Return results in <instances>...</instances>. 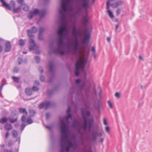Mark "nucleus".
<instances>
[{
    "label": "nucleus",
    "instance_id": "f03ea898",
    "mask_svg": "<svg viewBox=\"0 0 152 152\" xmlns=\"http://www.w3.org/2000/svg\"><path fill=\"white\" fill-rule=\"evenodd\" d=\"M66 127V125L64 122L61 121L60 128L61 133L60 142L61 149L60 152H64L65 151L68 152L69 148L73 146L72 142L68 140V136L67 134Z\"/></svg>",
    "mask_w": 152,
    "mask_h": 152
},
{
    "label": "nucleus",
    "instance_id": "4c0bfd02",
    "mask_svg": "<svg viewBox=\"0 0 152 152\" xmlns=\"http://www.w3.org/2000/svg\"><path fill=\"white\" fill-rule=\"evenodd\" d=\"M107 103L108 104L110 107V108H113V105L111 102L109 101H108Z\"/></svg>",
    "mask_w": 152,
    "mask_h": 152
},
{
    "label": "nucleus",
    "instance_id": "dca6fc26",
    "mask_svg": "<svg viewBox=\"0 0 152 152\" xmlns=\"http://www.w3.org/2000/svg\"><path fill=\"white\" fill-rule=\"evenodd\" d=\"M49 67L50 72H53L54 71V64L53 61L50 62L49 64Z\"/></svg>",
    "mask_w": 152,
    "mask_h": 152
},
{
    "label": "nucleus",
    "instance_id": "a18cd8bd",
    "mask_svg": "<svg viewBox=\"0 0 152 152\" xmlns=\"http://www.w3.org/2000/svg\"><path fill=\"white\" fill-rule=\"evenodd\" d=\"M71 111V109L70 107H68V109L67 111V114H70Z\"/></svg>",
    "mask_w": 152,
    "mask_h": 152
},
{
    "label": "nucleus",
    "instance_id": "f704fd0d",
    "mask_svg": "<svg viewBox=\"0 0 152 152\" xmlns=\"http://www.w3.org/2000/svg\"><path fill=\"white\" fill-rule=\"evenodd\" d=\"M26 126V125L24 124H23L21 125L20 127V129L22 131L24 129Z\"/></svg>",
    "mask_w": 152,
    "mask_h": 152
},
{
    "label": "nucleus",
    "instance_id": "c9c22d12",
    "mask_svg": "<svg viewBox=\"0 0 152 152\" xmlns=\"http://www.w3.org/2000/svg\"><path fill=\"white\" fill-rule=\"evenodd\" d=\"M18 61L19 64H20L22 63L23 60L21 58H19Z\"/></svg>",
    "mask_w": 152,
    "mask_h": 152
},
{
    "label": "nucleus",
    "instance_id": "13d9d810",
    "mask_svg": "<svg viewBox=\"0 0 152 152\" xmlns=\"http://www.w3.org/2000/svg\"><path fill=\"white\" fill-rule=\"evenodd\" d=\"M34 83L37 85H39V82L38 81H35L34 82Z\"/></svg>",
    "mask_w": 152,
    "mask_h": 152
},
{
    "label": "nucleus",
    "instance_id": "338daca9",
    "mask_svg": "<svg viewBox=\"0 0 152 152\" xmlns=\"http://www.w3.org/2000/svg\"><path fill=\"white\" fill-rule=\"evenodd\" d=\"M107 40L108 42H110V38L109 37H108L107 38Z\"/></svg>",
    "mask_w": 152,
    "mask_h": 152
},
{
    "label": "nucleus",
    "instance_id": "8fccbe9b",
    "mask_svg": "<svg viewBox=\"0 0 152 152\" xmlns=\"http://www.w3.org/2000/svg\"><path fill=\"white\" fill-rule=\"evenodd\" d=\"M50 116V114L49 113H47L46 115V118L47 119H48L49 118Z\"/></svg>",
    "mask_w": 152,
    "mask_h": 152
},
{
    "label": "nucleus",
    "instance_id": "6e6d98bb",
    "mask_svg": "<svg viewBox=\"0 0 152 152\" xmlns=\"http://www.w3.org/2000/svg\"><path fill=\"white\" fill-rule=\"evenodd\" d=\"M4 152H13L11 150H9L7 149H4Z\"/></svg>",
    "mask_w": 152,
    "mask_h": 152
},
{
    "label": "nucleus",
    "instance_id": "b1692460",
    "mask_svg": "<svg viewBox=\"0 0 152 152\" xmlns=\"http://www.w3.org/2000/svg\"><path fill=\"white\" fill-rule=\"evenodd\" d=\"M29 113L30 114V116L31 117L33 116L35 114V111L31 109H30L29 110Z\"/></svg>",
    "mask_w": 152,
    "mask_h": 152
},
{
    "label": "nucleus",
    "instance_id": "473e14b6",
    "mask_svg": "<svg viewBox=\"0 0 152 152\" xmlns=\"http://www.w3.org/2000/svg\"><path fill=\"white\" fill-rule=\"evenodd\" d=\"M121 10L120 8L117 9L116 11V14L117 15H119L121 13Z\"/></svg>",
    "mask_w": 152,
    "mask_h": 152
},
{
    "label": "nucleus",
    "instance_id": "4be33fe9",
    "mask_svg": "<svg viewBox=\"0 0 152 152\" xmlns=\"http://www.w3.org/2000/svg\"><path fill=\"white\" fill-rule=\"evenodd\" d=\"M9 122L11 123H14L17 121V118H8Z\"/></svg>",
    "mask_w": 152,
    "mask_h": 152
},
{
    "label": "nucleus",
    "instance_id": "bf43d9fd",
    "mask_svg": "<svg viewBox=\"0 0 152 152\" xmlns=\"http://www.w3.org/2000/svg\"><path fill=\"white\" fill-rule=\"evenodd\" d=\"M67 44H68V45H67V48H69V46L70 45V42L68 41V42H67Z\"/></svg>",
    "mask_w": 152,
    "mask_h": 152
},
{
    "label": "nucleus",
    "instance_id": "37998d69",
    "mask_svg": "<svg viewBox=\"0 0 152 152\" xmlns=\"http://www.w3.org/2000/svg\"><path fill=\"white\" fill-rule=\"evenodd\" d=\"M115 96L117 98H119L120 97V94L118 92H116L115 94Z\"/></svg>",
    "mask_w": 152,
    "mask_h": 152
},
{
    "label": "nucleus",
    "instance_id": "cd10ccee",
    "mask_svg": "<svg viewBox=\"0 0 152 152\" xmlns=\"http://www.w3.org/2000/svg\"><path fill=\"white\" fill-rule=\"evenodd\" d=\"M23 9L24 11H27L29 9V8L28 6L24 4L23 6Z\"/></svg>",
    "mask_w": 152,
    "mask_h": 152
},
{
    "label": "nucleus",
    "instance_id": "f257e3e1",
    "mask_svg": "<svg viewBox=\"0 0 152 152\" xmlns=\"http://www.w3.org/2000/svg\"><path fill=\"white\" fill-rule=\"evenodd\" d=\"M73 0H61V8L59 10L61 15V25L57 31V34L59 36L58 41L57 43L58 48L53 50V53H58L62 55L65 54L64 51V43L63 39L67 35L70 30V28L64 26V20L65 19L67 12L71 13L73 11V9L70 3Z\"/></svg>",
    "mask_w": 152,
    "mask_h": 152
},
{
    "label": "nucleus",
    "instance_id": "0eeeda50",
    "mask_svg": "<svg viewBox=\"0 0 152 152\" xmlns=\"http://www.w3.org/2000/svg\"><path fill=\"white\" fill-rule=\"evenodd\" d=\"M74 46V50L72 51L73 55H76L77 54L79 47V43L77 40H75V42H72Z\"/></svg>",
    "mask_w": 152,
    "mask_h": 152
},
{
    "label": "nucleus",
    "instance_id": "412c9836",
    "mask_svg": "<svg viewBox=\"0 0 152 152\" xmlns=\"http://www.w3.org/2000/svg\"><path fill=\"white\" fill-rule=\"evenodd\" d=\"M21 10L20 7H18L17 8H14L13 10V11L14 12L18 13L20 12Z\"/></svg>",
    "mask_w": 152,
    "mask_h": 152
},
{
    "label": "nucleus",
    "instance_id": "864d4df0",
    "mask_svg": "<svg viewBox=\"0 0 152 152\" xmlns=\"http://www.w3.org/2000/svg\"><path fill=\"white\" fill-rule=\"evenodd\" d=\"M39 70L40 72V73H42L43 72V70L42 69V67H40L39 69Z\"/></svg>",
    "mask_w": 152,
    "mask_h": 152
},
{
    "label": "nucleus",
    "instance_id": "a878e982",
    "mask_svg": "<svg viewBox=\"0 0 152 152\" xmlns=\"http://www.w3.org/2000/svg\"><path fill=\"white\" fill-rule=\"evenodd\" d=\"M25 115H23L21 118V121L23 122H26L27 120L26 116Z\"/></svg>",
    "mask_w": 152,
    "mask_h": 152
},
{
    "label": "nucleus",
    "instance_id": "69168bd1",
    "mask_svg": "<svg viewBox=\"0 0 152 152\" xmlns=\"http://www.w3.org/2000/svg\"><path fill=\"white\" fill-rule=\"evenodd\" d=\"M0 146H1V148H4V144L0 145Z\"/></svg>",
    "mask_w": 152,
    "mask_h": 152
},
{
    "label": "nucleus",
    "instance_id": "e433bc0d",
    "mask_svg": "<svg viewBox=\"0 0 152 152\" xmlns=\"http://www.w3.org/2000/svg\"><path fill=\"white\" fill-rule=\"evenodd\" d=\"M35 59L36 61V62L37 63H39L40 61V58H39V57L38 56H35Z\"/></svg>",
    "mask_w": 152,
    "mask_h": 152
},
{
    "label": "nucleus",
    "instance_id": "4d7b16f0",
    "mask_svg": "<svg viewBox=\"0 0 152 152\" xmlns=\"http://www.w3.org/2000/svg\"><path fill=\"white\" fill-rule=\"evenodd\" d=\"M105 130L107 132L109 131V128L108 126H107L105 127Z\"/></svg>",
    "mask_w": 152,
    "mask_h": 152
},
{
    "label": "nucleus",
    "instance_id": "bb28decb",
    "mask_svg": "<svg viewBox=\"0 0 152 152\" xmlns=\"http://www.w3.org/2000/svg\"><path fill=\"white\" fill-rule=\"evenodd\" d=\"M25 44V42L24 40L22 39H20L19 41V44L20 46H23Z\"/></svg>",
    "mask_w": 152,
    "mask_h": 152
},
{
    "label": "nucleus",
    "instance_id": "5701e85b",
    "mask_svg": "<svg viewBox=\"0 0 152 152\" xmlns=\"http://www.w3.org/2000/svg\"><path fill=\"white\" fill-rule=\"evenodd\" d=\"M12 133L13 137L14 138L16 137L18 135L17 131L16 130H13L12 131Z\"/></svg>",
    "mask_w": 152,
    "mask_h": 152
},
{
    "label": "nucleus",
    "instance_id": "2eb2a0df",
    "mask_svg": "<svg viewBox=\"0 0 152 152\" xmlns=\"http://www.w3.org/2000/svg\"><path fill=\"white\" fill-rule=\"evenodd\" d=\"M92 138L94 140H95L96 139V136H99L101 137L102 136V134L101 133H98L97 132H95L92 134Z\"/></svg>",
    "mask_w": 152,
    "mask_h": 152
},
{
    "label": "nucleus",
    "instance_id": "a211bd4d",
    "mask_svg": "<svg viewBox=\"0 0 152 152\" xmlns=\"http://www.w3.org/2000/svg\"><path fill=\"white\" fill-rule=\"evenodd\" d=\"M25 92L28 95L30 96L32 93V90L30 88H27L26 89Z\"/></svg>",
    "mask_w": 152,
    "mask_h": 152
},
{
    "label": "nucleus",
    "instance_id": "2f4dec72",
    "mask_svg": "<svg viewBox=\"0 0 152 152\" xmlns=\"http://www.w3.org/2000/svg\"><path fill=\"white\" fill-rule=\"evenodd\" d=\"M26 121H27L28 124H31L33 122V121L32 120V119H31L30 118L27 119L26 120Z\"/></svg>",
    "mask_w": 152,
    "mask_h": 152
},
{
    "label": "nucleus",
    "instance_id": "5fc2aeb1",
    "mask_svg": "<svg viewBox=\"0 0 152 152\" xmlns=\"http://www.w3.org/2000/svg\"><path fill=\"white\" fill-rule=\"evenodd\" d=\"M91 51H92L94 52V53H95L96 50H95V48L94 47H92V49H91Z\"/></svg>",
    "mask_w": 152,
    "mask_h": 152
},
{
    "label": "nucleus",
    "instance_id": "0e129e2a",
    "mask_svg": "<svg viewBox=\"0 0 152 152\" xmlns=\"http://www.w3.org/2000/svg\"><path fill=\"white\" fill-rule=\"evenodd\" d=\"M118 25H116V27H115V30L116 31H117V29L118 28Z\"/></svg>",
    "mask_w": 152,
    "mask_h": 152
},
{
    "label": "nucleus",
    "instance_id": "79ce46f5",
    "mask_svg": "<svg viewBox=\"0 0 152 152\" xmlns=\"http://www.w3.org/2000/svg\"><path fill=\"white\" fill-rule=\"evenodd\" d=\"M38 88L35 86H33L32 90L34 91H37L38 90Z\"/></svg>",
    "mask_w": 152,
    "mask_h": 152
},
{
    "label": "nucleus",
    "instance_id": "680f3d73",
    "mask_svg": "<svg viewBox=\"0 0 152 152\" xmlns=\"http://www.w3.org/2000/svg\"><path fill=\"white\" fill-rule=\"evenodd\" d=\"M101 94H102L101 91L100 90V91L99 93V96L100 98L101 97Z\"/></svg>",
    "mask_w": 152,
    "mask_h": 152
},
{
    "label": "nucleus",
    "instance_id": "052dcab7",
    "mask_svg": "<svg viewBox=\"0 0 152 152\" xmlns=\"http://www.w3.org/2000/svg\"><path fill=\"white\" fill-rule=\"evenodd\" d=\"M46 127L48 128L50 130L52 128V127L50 126H46Z\"/></svg>",
    "mask_w": 152,
    "mask_h": 152
},
{
    "label": "nucleus",
    "instance_id": "a19ab883",
    "mask_svg": "<svg viewBox=\"0 0 152 152\" xmlns=\"http://www.w3.org/2000/svg\"><path fill=\"white\" fill-rule=\"evenodd\" d=\"M38 38L40 40H42L43 39V37L42 36V34H39L38 36Z\"/></svg>",
    "mask_w": 152,
    "mask_h": 152
},
{
    "label": "nucleus",
    "instance_id": "6ab92c4d",
    "mask_svg": "<svg viewBox=\"0 0 152 152\" xmlns=\"http://www.w3.org/2000/svg\"><path fill=\"white\" fill-rule=\"evenodd\" d=\"M19 112L20 113H23L26 115L27 114V112L26 110V109L24 108H20L19 110Z\"/></svg>",
    "mask_w": 152,
    "mask_h": 152
},
{
    "label": "nucleus",
    "instance_id": "393cba45",
    "mask_svg": "<svg viewBox=\"0 0 152 152\" xmlns=\"http://www.w3.org/2000/svg\"><path fill=\"white\" fill-rule=\"evenodd\" d=\"M27 32L28 36L30 37V38L33 39V36L32 35L31 31L30 30H27Z\"/></svg>",
    "mask_w": 152,
    "mask_h": 152
},
{
    "label": "nucleus",
    "instance_id": "603ef678",
    "mask_svg": "<svg viewBox=\"0 0 152 152\" xmlns=\"http://www.w3.org/2000/svg\"><path fill=\"white\" fill-rule=\"evenodd\" d=\"M20 137H18L17 138L16 141H18L19 144H20Z\"/></svg>",
    "mask_w": 152,
    "mask_h": 152
},
{
    "label": "nucleus",
    "instance_id": "f8f14e48",
    "mask_svg": "<svg viewBox=\"0 0 152 152\" xmlns=\"http://www.w3.org/2000/svg\"><path fill=\"white\" fill-rule=\"evenodd\" d=\"M85 34L84 37L83 39V40L85 42L88 41L89 37H90V34L89 33V31L88 30L86 29L85 30L84 32Z\"/></svg>",
    "mask_w": 152,
    "mask_h": 152
},
{
    "label": "nucleus",
    "instance_id": "09e8293b",
    "mask_svg": "<svg viewBox=\"0 0 152 152\" xmlns=\"http://www.w3.org/2000/svg\"><path fill=\"white\" fill-rule=\"evenodd\" d=\"M75 82L77 85L80 82V80L79 79H77L75 81Z\"/></svg>",
    "mask_w": 152,
    "mask_h": 152
},
{
    "label": "nucleus",
    "instance_id": "774afa93",
    "mask_svg": "<svg viewBox=\"0 0 152 152\" xmlns=\"http://www.w3.org/2000/svg\"><path fill=\"white\" fill-rule=\"evenodd\" d=\"M94 58H96V54L95 53H94Z\"/></svg>",
    "mask_w": 152,
    "mask_h": 152
},
{
    "label": "nucleus",
    "instance_id": "6e6552de",
    "mask_svg": "<svg viewBox=\"0 0 152 152\" xmlns=\"http://www.w3.org/2000/svg\"><path fill=\"white\" fill-rule=\"evenodd\" d=\"M80 30H77L76 26L74 25L72 28V34L75 37L76 40H77V36L81 33Z\"/></svg>",
    "mask_w": 152,
    "mask_h": 152
},
{
    "label": "nucleus",
    "instance_id": "c85d7f7f",
    "mask_svg": "<svg viewBox=\"0 0 152 152\" xmlns=\"http://www.w3.org/2000/svg\"><path fill=\"white\" fill-rule=\"evenodd\" d=\"M13 80L16 82L18 83L19 81V79L18 77H12Z\"/></svg>",
    "mask_w": 152,
    "mask_h": 152
},
{
    "label": "nucleus",
    "instance_id": "423d86ee",
    "mask_svg": "<svg viewBox=\"0 0 152 152\" xmlns=\"http://www.w3.org/2000/svg\"><path fill=\"white\" fill-rule=\"evenodd\" d=\"M4 0H0V1L2 3V6L3 7L10 10H13L15 7V4L14 1H11L10 4H9L6 3Z\"/></svg>",
    "mask_w": 152,
    "mask_h": 152
},
{
    "label": "nucleus",
    "instance_id": "39448f33",
    "mask_svg": "<svg viewBox=\"0 0 152 152\" xmlns=\"http://www.w3.org/2000/svg\"><path fill=\"white\" fill-rule=\"evenodd\" d=\"M83 117L84 119V124L82 126L83 129L84 130H86L88 126L90 129L92 125L94 122L93 120L90 119L87 120L84 115H83Z\"/></svg>",
    "mask_w": 152,
    "mask_h": 152
},
{
    "label": "nucleus",
    "instance_id": "ddd939ff",
    "mask_svg": "<svg viewBox=\"0 0 152 152\" xmlns=\"http://www.w3.org/2000/svg\"><path fill=\"white\" fill-rule=\"evenodd\" d=\"M5 51L7 52H9L11 48V44L10 42H7L5 44Z\"/></svg>",
    "mask_w": 152,
    "mask_h": 152
},
{
    "label": "nucleus",
    "instance_id": "3c124183",
    "mask_svg": "<svg viewBox=\"0 0 152 152\" xmlns=\"http://www.w3.org/2000/svg\"><path fill=\"white\" fill-rule=\"evenodd\" d=\"M9 136V133L8 132H7L6 133V134L5 135V138H7Z\"/></svg>",
    "mask_w": 152,
    "mask_h": 152
},
{
    "label": "nucleus",
    "instance_id": "f3484780",
    "mask_svg": "<svg viewBox=\"0 0 152 152\" xmlns=\"http://www.w3.org/2000/svg\"><path fill=\"white\" fill-rule=\"evenodd\" d=\"M7 119L6 117H3L0 119V123L1 124H4L7 122Z\"/></svg>",
    "mask_w": 152,
    "mask_h": 152
},
{
    "label": "nucleus",
    "instance_id": "58836bf2",
    "mask_svg": "<svg viewBox=\"0 0 152 152\" xmlns=\"http://www.w3.org/2000/svg\"><path fill=\"white\" fill-rule=\"evenodd\" d=\"M17 1L19 4L22 5L24 1L23 0H17Z\"/></svg>",
    "mask_w": 152,
    "mask_h": 152
},
{
    "label": "nucleus",
    "instance_id": "9d476101",
    "mask_svg": "<svg viewBox=\"0 0 152 152\" xmlns=\"http://www.w3.org/2000/svg\"><path fill=\"white\" fill-rule=\"evenodd\" d=\"M29 44L30 47L29 48L30 50H35L37 47L34 40L32 38H30L29 40Z\"/></svg>",
    "mask_w": 152,
    "mask_h": 152
},
{
    "label": "nucleus",
    "instance_id": "1a4fd4ad",
    "mask_svg": "<svg viewBox=\"0 0 152 152\" xmlns=\"http://www.w3.org/2000/svg\"><path fill=\"white\" fill-rule=\"evenodd\" d=\"M51 105V102H47L45 103H42L40 104L39 106V107L40 109H41L43 107H44L45 109H46L50 107Z\"/></svg>",
    "mask_w": 152,
    "mask_h": 152
},
{
    "label": "nucleus",
    "instance_id": "49530a36",
    "mask_svg": "<svg viewBox=\"0 0 152 152\" xmlns=\"http://www.w3.org/2000/svg\"><path fill=\"white\" fill-rule=\"evenodd\" d=\"M68 114V115L66 116L67 120H68L69 118H71V115L70 114Z\"/></svg>",
    "mask_w": 152,
    "mask_h": 152
},
{
    "label": "nucleus",
    "instance_id": "7ed1b4c3",
    "mask_svg": "<svg viewBox=\"0 0 152 152\" xmlns=\"http://www.w3.org/2000/svg\"><path fill=\"white\" fill-rule=\"evenodd\" d=\"M86 66L88 67L89 66V64L87 63V59L84 56L80 55L75 63V75L78 76L80 72L81 71L84 75L85 78H86V73L85 72V69Z\"/></svg>",
    "mask_w": 152,
    "mask_h": 152
},
{
    "label": "nucleus",
    "instance_id": "7c9ffc66",
    "mask_svg": "<svg viewBox=\"0 0 152 152\" xmlns=\"http://www.w3.org/2000/svg\"><path fill=\"white\" fill-rule=\"evenodd\" d=\"M82 113L83 114H85L89 116L90 115V113L89 111L87 110L86 112H84L83 110L82 111Z\"/></svg>",
    "mask_w": 152,
    "mask_h": 152
},
{
    "label": "nucleus",
    "instance_id": "72a5a7b5",
    "mask_svg": "<svg viewBox=\"0 0 152 152\" xmlns=\"http://www.w3.org/2000/svg\"><path fill=\"white\" fill-rule=\"evenodd\" d=\"M44 31V29L43 28H40L39 30V34H42V33Z\"/></svg>",
    "mask_w": 152,
    "mask_h": 152
},
{
    "label": "nucleus",
    "instance_id": "20e7f679",
    "mask_svg": "<svg viewBox=\"0 0 152 152\" xmlns=\"http://www.w3.org/2000/svg\"><path fill=\"white\" fill-rule=\"evenodd\" d=\"M46 13V11L45 10H39L37 9L35 10L34 11L31 12L28 15V18L31 20L33 16L36 15H38L40 16V18L43 17Z\"/></svg>",
    "mask_w": 152,
    "mask_h": 152
},
{
    "label": "nucleus",
    "instance_id": "4468645a",
    "mask_svg": "<svg viewBox=\"0 0 152 152\" xmlns=\"http://www.w3.org/2000/svg\"><path fill=\"white\" fill-rule=\"evenodd\" d=\"M122 5V2L121 1L115 2L113 4H111V5L113 8H116L119 6H121Z\"/></svg>",
    "mask_w": 152,
    "mask_h": 152
},
{
    "label": "nucleus",
    "instance_id": "9b49d317",
    "mask_svg": "<svg viewBox=\"0 0 152 152\" xmlns=\"http://www.w3.org/2000/svg\"><path fill=\"white\" fill-rule=\"evenodd\" d=\"M89 20V17L88 16V13H86L83 15V18L82 20V22L83 24L85 25H87Z\"/></svg>",
    "mask_w": 152,
    "mask_h": 152
},
{
    "label": "nucleus",
    "instance_id": "de8ad7c7",
    "mask_svg": "<svg viewBox=\"0 0 152 152\" xmlns=\"http://www.w3.org/2000/svg\"><path fill=\"white\" fill-rule=\"evenodd\" d=\"M103 123L105 125H106L107 124V123L106 121V120L105 118L103 119Z\"/></svg>",
    "mask_w": 152,
    "mask_h": 152
},
{
    "label": "nucleus",
    "instance_id": "aec40b11",
    "mask_svg": "<svg viewBox=\"0 0 152 152\" xmlns=\"http://www.w3.org/2000/svg\"><path fill=\"white\" fill-rule=\"evenodd\" d=\"M5 129L7 130H10L12 129L11 125L9 124H7L5 125Z\"/></svg>",
    "mask_w": 152,
    "mask_h": 152
},
{
    "label": "nucleus",
    "instance_id": "c03bdc74",
    "mask_svg": "<svg viewBox=\"0 0 152 152\" xmlns=\"http://www.w3.org/2000/svg\"><path fill=\"white\" fill-rule=\"evenodd\" d=\"M40 80L42 81H43L45 80V77L43 75H41L40 77Z\"/></svg>",
    "mask_w": 152,
    "mask_h": 152
},
{
    "label": "nucleus",
    "instance_id": "ea45409f",
    "mask_svg": "<svg viewBox=\"0 0 152 152\" xmlns=\"http://www.w3.org/2000/svg\"><path fill=\"white\" fill-rule=\"evenodd\" d=\"M13 72L17 73L18 71V67H15L14 68L13 70Z\"/></svg>",
    "mask_w": 152,
    "mask_h": 152
},
{
    "label": "nucleus",
    "instance_id": "c756f323",
    "mask_svg": "<svg viewBox=\"0 0 152 152\" xmlns=\"http://www.w3.org/2000/svg\"><path fill=\"white\" fill-rule=\"evenodd\" d=\"M31 31L33 33H35L37 32V29L35 27L33 26L32 28Z\"/></svg>",
    "mask_w": 152,
    "mask_h": 152
},
{
    "label": "nucleus",
    "instance_id": "e2e57ef3",
    "mask_svg": "<svg viewBox=\"0 0 152 152\" xmlns=\"http://www.w3.org/2000/svg\"><path fill=\"white\" fill-rule=\"evenodd\" d=\"M3 49L1 45H0V53L2 51Z\"/></svg>",
    "mask_w": 152,
    "mask_h": 152
}]
</instances>
